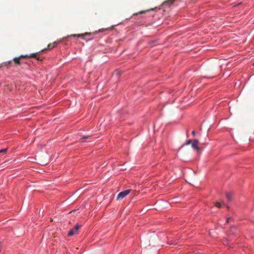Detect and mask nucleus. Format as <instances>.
<instances>
[{
    "label": "nucleus",
    "mask_w": 254,
    "mask_h": 254,
    "mask_svg": "<svg viewBox=\"0 0 254 254\" xmlns=\"http://www.w3.org/2000/svg\"><path fill=\"white\" fill-rule=\"evenodd\" d=\"M27 57L35 58H36L37 60H40L39 58H38L37 57V53H33V54H31L29 56H28V55H25V56L21 55L20 56H19L18 57L14 58L13 60V61L15 65H20L21 64L20 61V59L21 58H27Z\"/></svg>",
    "instance_id": "obj_1"
},
{
    "label": "nucleus",
    "mask_w": 254,
    "mask_h": 254,
    "mask_svg": "<svg viewBox=\"0 0 254 254\" xmlns=\"http://www.w3.org/2000/svg\"><path fill=\"white\" fill-rule=\"evenodd\" d=\"M81 226L76 224L72 229H71L68 233V236H71L78 233V230L80 228Z\"/></svg>",
    "instance_id": "obj_2"
},
{
    "label": "nucleus",
    "mask_w": 254,
    "mask_h": 254,
    "mask_svg": "<svg viewBox=\"0 0 254 254\" xmlns=\"http://www.w3.org/2000/svg\"><path fill=\"white\" fill-rule=\"evenodd\" d=\"M130 190H124L123 191L120 192L119 193V194L118 195L117 200H118L123 199L125 196H126L127 194H128L130 192Z\"/></svg>",
    "instance_id": "obj_3"
},
{
    "label": "nucleus",
    "mask_w": 254,
    "mask_h": 254,
    "mask_svg": "<svg viewBox=\"0 0 254 254\" xmlns=\"http://www.w3.org/2000/svg\"><path fill=\"white\" fill-rule=\"evenodd\" d=\"M198 142L199 141L198 140L194 139L193 140H192L191 144L192 148L197 150V151H199V148L198 147Z\"/></svg>",
    "instance_id": "obj_4"
},
{
    "label": "nucleus",
    "mask_w": 254,
    "mask_h": 254,
    "mask_svg": "<svg viewBox=\"0 0 254 254\" xmlns=\"http://www.w3.org/2000/svg\"><path fill=\"white\" fill-rule=\"evenodd\" d=\"M91 34L90 33H85L84 34H72L70 36V37H77V38H81L82 39L84 38V37L86 35H90Z\"/></svg>",
    "instance_id": "obj_5"
},
{
    "label": "nucleus",
    "mask_w": 254,
    "mask_h": 254,
    "mask_svg": "<svg viewBox=\"0 0 254 254\" xmlns=\"http://www.w3.org/2000/svg\"><path fill=\"white\" fill-rule=\"evenodd\" d=\"M57 44V42H55L53 44L52 43H50L48 45V48L49 49H53V48H54Z\"/></svg>",
    "instance_id": "obj_6"
},
{
    "label": "nucleus",
    "mask_w": 254,
    "mask_h": 254,
    "mask_svg": "<svg viewBox=\"0 0 254 254\" xmlns=\"http://www.w3.org/2000/svg\"><path fill=\"white\" fill-rule=\"evenodd\" d=\"M12 63V61H8L7 62L3 63L1 66H8Z\"/></svg>",
    "instance_id": "obj_7"
},
{
    "label": "nucleus",
    "mask_w": 254,
    "mask_h": 254,
    "mask_svg": "<svg viewBox=\"0 0 254 254\" xmlns=\"http://www.w3.org/2000/svg\"><path fill=\"white\" fill-rule=\"evenodd\" d=\"M226 197H227L228 200L230 201L231 200V199L232 198V194L230 193H227Z\"/></svg>",
    "instance_id": "obj_8"
},
{
    "label": "nucleus",
    "mask_w": 254,
    "mask_h": 254,
    "mask_svg": "<svg viewBox=\"0 0 254 254\" xmlns=\"http://www.w3.org/2000/svg\"><path fill=\"white\" fill-rule=\"evenodd\" d=\"M114 74L116 75L117 77H118L120 75V71L119 70H116L115 73H114Z\"/></svg>",
    "instance_id": "obj_9"
},
{
    "label": "nucleus",
    "mask_w": 254,
    "mask_h": 254,
    "mask_svg": "<svg viewBox=\"0 0 254 254\" xmlns=\"http://www.w3.org/2000/svg\"><path fill=\"white\" fill-rule=\"evenodd\" d=\"M7 150V148L1 149V150H0V153H5V152H6Z\"/></svg>",
    "instance_id": "obj_10"
},
{
    "label": "nucleus",
    "mask_w": 254,
    "mask_h": 254,
    "mask_svg": "<svg viewBox=\"0 0 254 254\" xmlns=\"http://www.w3.org/2000/svg\"><path fill=\"white\" fill-rule=\"evenodd\" d=\"M89 137V136H85L83 138L80 139L81 142H83L84 139H87Z\"/></svg>",
    "instance_id": "obj_11"
},
{
    "label": "nucleus",
    "mask_w": 254,
    "mask_h": 254,
    "mask_svg": "<svg viewBox=\"0 0 254 254\" xmlns=\"http://www.w3.org/2000/svg\"><path fill=\"white\" fill-rule=\"evenodd\" d=\"M192 140H191V139H189V140H188L187 141V142H186V145H189V144H190V143H191V142H192Z\"/></svg>",
    "instance_id": "obj_12"
},
{
    "label": "nucleus",
    "mask_w": 254,
    "mask_h": 254,
    "mask_svg": "<svg viewBox=\"0 0 254 254\" xmlns=\"http://www.w3.org/2000/svg\"><path fill=\"white\" fill-rule=\"evenodd\" d=\"M215 206H216V207H219H219H221V204H220V203H219V202H216V203H215Z\"/></svg>",
    "instance_id": "obj_13"
},
{
    "label": "nucleus",
    "mask_w": 254,
    "mask_h": 254,
    "mask_svg": "<svg viewBox=\"0 0 254 254\" xmlns=\"http://www.w3.org/2000/svg\"><path fill=\"white\" fill-rule=\"evenodd\" d=\"M191 133L193 135H195V132L194 131H192L191 132Z\"/></svg>",
    "instance_id": "obj_14"
},
{
    "label": "nucleus",
    "mask_w": 254,
    "mask_h": 254,
    "mask_svg": "<svg viewBox=\"0 0 254 254\" xmlns=\"http://www.w3.org/2000/svg\"><path fill=\"white\" fill-rule=\"evenodd\" d=\"M230 218H228L227 219V220H226V222H227V223H228V222H229V220H230Z\"/></svg>",
    "instance_id": "obj_15"
},
{
    "label": "nucleus",
    "mask_w": 254,
    "mask_h": 254,
    "mask_svg": "<svg viewBox=\"0 0 254 254\" xmlns=\"http://www.w3.org/2000/svg\"><path fill=\"white\" fill-rule=\"evenodd\" d=\"M51 221H53V219L52 218L51 219Z\"/></svg>",
    "instance_id": "obj_16"
}]
</instances>
